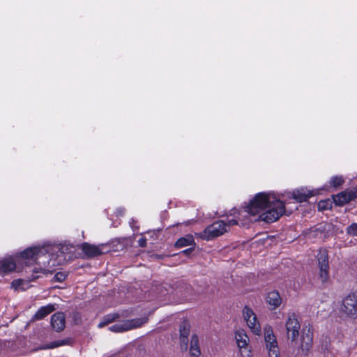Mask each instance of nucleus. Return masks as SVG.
Segmentation results:
<instances>
[{
    "mask_svg": "<svg viewBox=\"0 0 357 357\" xmlns=\"http://www.w3.org/2000/svg\"><path fill=\"white\" fill-rule=\"evenodd\" d=\"M285 212V202L272 191L257 193L241 208H232L225 220L213 222L199 236L206 241L228 231L232 226H247L253 221L271 223L277 221Z\"/></svg>",
    "mask_w": 357,
    "mask_h": 357,
    "instance_id": "1",
    "label": "nucleus"
},
{
    "mask_svg": "<svg viewBox=\"0 0 357 357\" xmlns=\"http://www.w3.org/2000/svg\"><path fill=\"white\" fill-rule=\"evenodd\" d=\"M139 245L141 247H145L146 245V239L145 238H141L138 241Z\"/></svg>",
    "mask_w": 357,
    "mask_h": 357,
    "instance_id": "26",
    "label": "nucleus"
},
{
    "mask_svg": "<svg viewBox=\"0 0 357 357\" xmlns=\"http://www.w3.org/2000/svg\"><path fill=\"white\" fill-rule=\"evenodd\" d=\"M190 357H200L201 351L199 344V339L196 335L191 337L190 345Z\"/></svg>",
    "mask_w": 357,
    "mask_h": 357,
    "instance_id": "15",
    "label": "nucleus"
},
{
    "mask_svg": "<svg viewBox=\"0 0 357 357\" xmlns=\"http://www.w3.org/2000/svg\"><path fill=\"white\" fill-rule=\"evenodd\" d=\"M264 341L268 357H280V349L275 335L270 326L264 327Z\"/></svg>",
    "mask_w": 357,
    "mask_h": 357,
    "instance_id": "5",
    "label": "nucleus"
},
{
    "mask_svg": "<svg viewBox=\"0 0 357 357\" xmlns=\"http://www.w3.org/2000/svg\"><path fill=\"white\" fill-rule=\"evenodd\" d=\"M234 337L240 357H252V348L250 344V338L245 330L243 328L235 330Z\"/></svg>",
    "mask_w": 357,
    "mask_h": 357,
    "instance_id": "4",
    "label": "nucleus"
},
{
    "mask_svg": "<svg viewBox=\"0 0 357 357\" xmlns=\"http://www.w3.org/2000/svg\"><path fill=\"white\" fill-rule=\"evenodd\" d=\"M147 321V319L137 318L132 320H126L121 323H116L109 327V330L113 332L120 333L127 331L134 328L140 327L142 324Z\"/></svg>",
    "mask_w": 357,
    "mask_h": 357,
    "instance_id": "7",
    "label": "nucleus"
},
{
    "mask_svg": "<svg viewBox=\"0 0 357 357\" xmlns=\"http://www.w3.org/2000/svg\"><path fill=\"white\" fill-rule=\"evenodd\" d=\"M29 282L22 279L14 280L11 283V287L17 291H25L29 289Z\"/></svg>",
    "mask_w": 357,
    "mask_h": 357,
    "instance_id": "17",
    "label": "nucleus"
},
{
    "mask_svg": "<svg viewBox=\"0 0 357 357\" xmlns=\"http://www.w3.org/2000/svg\"><path fill=\"white\" fill-rule=\"evenodd\" d=\"M124 214V210L123 209H119L117 210V215H123Z\"/></svg>",
    "mask_w": 357,
    "mask_h": 357,
    "instance_id": "27",
    "label": "nucleus"
},
{
    "mask_svg": "<svg viewBox=\"0 0 357 357\" xmlns=\"http://www.w3.org/2000/svg\"><path fill=\"white\" fill-rule=\"evenodd\" d=\"M317 194H319L318 189L309 190L307 188H301L294 190L291 193V196H288V197L289 199H294L296 202H303L307 201L308 198L315 196Z\"/></svg>",
    "mask_w": 357,
    "mask_h": 357,
    "instance_id": "10",
    "label": "nucleus"
},
{
    "mask_svg": "<svg viewBox=\"0 0 357 357\" xmlns=\"http://www.w3.org/2000/svg\"><path fill=\"white\" fill-rule=\"evenodd\" d=\"M332 207V202L331 199L321 200L318 203V208L319 210H327Z\"/></svg>",
    "mask_w": 357,
    "mask_h": 357,
    "instance_id": "21",
    "label": "nucleus"
},
{
    "mask_svg": "<svg viewBox=\"0 0 357 357\" xmlns=\"http://www.w3.org/2000/svg\"><path fill=\"white\" fill-rule=\"evenodd\" d=\"M342 310L351 318H357V291L348 295L342 302Z\"/></svg>",
    "mask_w": 357,
    "mask_h": 357,
    "instance_id": "8",
    "label": "nucleus"
},
{
    "mask_svg": "<svg viewBox=\"0 0 357 357\" xmlns=\"http://www.w3.org/2000/svg\"><path fill=\"white\" fill-rule=\"evenodd\" d=\"M319 268V277L323 282H326L329 278L328 252L326 249H320L317 255Z\"/></svg>",
    "mask_w": 357,
    "mask_h": 357,
    "instance_id": "9",
    "label": "nucleus"
},
{
    "mask_svg": "<svg viewBox=\"0 0 357 357\" xmlns=\"http://www.w3.org/2000/svg\"><path fill=\"white\" fill-rule=\"evenodd\" d=\"M344 182V179L342 176H335L331 178L330 185L334 188H337L341 185Z\"/></svg>",
    "mask_w": 357,
    "mask_h": 357,
    "instance_id": "20",
    "label": "nucleus"
},
{
    "mask_svg": "<svg viewBox=\"0 0 357 357\" xmlns=\"http://www.w3.org/2000/svg\"><path fill=\"white\" fill-rule=\"evenodd\" d=\"M114 319V316H108L106 318V321H101V322H100L98 324V327L99 328H102V327L105 326L107 324L112 321Z\"/></svg>",
    "mask_w": 357,
    "mask_h": 357,
    "instance_id": "25",
    "label": "nucleus"
},
{
    "mask_svg": "<svg viewBox=\"0 0 357 357\" xmlns=\"http://www.w3.org/2000/svg\"><path fill=\"white\" fill-rule=\"evenodd\" d=\"M348 234L357 236V223H354L347 228Z\"/></svg>",
    "mask_w": 357,
    "mask_h": 357,
    "instance_id": "22",
    "label": "nucleus"
},
{
    "mask_svg": "<svg viewBox=\"0 0 357 357\" xmlns=\"http://www.w3.org/2000/svg\"><path fill=\"white\" fill-rule=\"evenodd\" d=\"M190 251H191L190 249H186V250H183L182 252L183 254L188 255Z\"/></svg>",
    "mask_w": 357,
    "mask_h": 357,
    "instance_id": "28",
    "label": "nucleus"
},
{
    "mask_svg": "<svg viewBox=\"0 0 357 357\" xmlns=\"http://www.w3.org/2000/svg\"><path fill=\"white\" fill-rule=\"evenodd\" d=\"M66 273H62V272H58L55 274L54 279L55 281L62 282L66 279Z\"/></svg>",
    "mask_w": 357,
    "mask_h": 357,
    "instance_id": "24",
    "label": "nucleus"
},
{
    "mask_svg": "<svg viewBox=\"0 0 357 357\" xmlns=\"http://www.w3.org/2000/svg\"><path fill=\"white\" fill-rule=\"evenodd\" d=\"M65 344L64 341H55L50 344L49 345L44 347V349H53Z\"/></svg>",
    "mask_w": 357,
    "mask_h": 357,
    "instance_id": "23",
    "label": "nucleus"
},
{
    "mask_svg": "<svg viewBox=\"0 0 357 357\" xmlns=\"http://www.w3.org/2000/svg\"><path fill=\"white\" fill-rule=\"evenodd\" d=\"M55 310L54 305L49 304L46 306L41 307L36 313L35 317L36 319H40L48 315L50 313Z\"/></svg>",
    "mask_w": 357,
    "mask_h": 357,
    "instance_id": "18",
    "label": "nucleus"
},
{
    "mask_svg": "<svg viewBox=\"0 0 357 357\" xmlns=\"http://www.w3.org/2000/svg\"><path fill=\"white\" fill-rule=\"evenodd\" d=\"M266 302L271 310H275L281 305L282 298L278 291H271L266 295Z\"/></svg>",
    "mask_w": 357,
    "mask_h": 357,
    "instance_id": "13",
    "label": "nucleus"
},
{
    "mask_svg": "<svg viewBox=\"0 0 357 357\" xmlns=\"http://www.w3.org/2000/svg\"><path fill=\"white\" fill-rule=\"evenodd\" d=\"M243 317L246 323V326L250 329V332L255 335H261V327L260 322L254 312V311L245 306L243 310Z\"/></svg>",
    "mask_w": 357,
    "mask_h": 357,
    "instance_id": "6",
    "label": "nucleus"
},
{
    "mask_svg": "<svg viewBox=\"0 0 357 357\" xmlns=\"http://www.w3.org/2000/svg\"><path fill=\"white\" fill-rule=\"evenodd\" d=\"M287 335L289 340H291L294 347H297L303 352H307L312 346V333L310 330L303 333L300 340L298 337L301 329V324L294 313L290 314L285 323Z\"/></svg>",
    "mask_w": 357,
    "mask_h": 357,
    "instance_id": "3",
    "label": "nucleus"
},
{
    "mask_svg": "<svg viewBox=\"0 0 357 357\" xmlns=\"http://www.w3.org/2000/svg\"><path fill=\"white\" fill-rule=\"evenodd\" d=\"M51 324L57 331H61L65 327V316L62 312H57L52 315Z\"/></svg>",
    "mask_w": 357,
    "mask_h": 357,
    "instance_id": "14",
    "label": "nucleus"
},
{
    "mask_svg": "<svg viewBox=\"0 0 357 357\" xmlns=\"http://www.w3.org/2000/svg\"><path fill=\"white\" fill-rule=\"evenodd\" d=\"M190 330V325L188 321L186 320L182 321L179 328L180 346L182 350H187Z\"/></svg>",
    "mask_w": 357,
    "mask_h": 357,
    "instance_id": "12",
    "label": "nucleus"
},
{
    "mask_svg": "<svg viewBox=\"0 0 357 357\" xmlns=\"http://www.w3.org/2000/svg\"><path fill=\"white\" fill-rule=\"evenodd\" d=\"M357 197V187L351 190H347L333 197L334 203L338 206H342Z\"/></svg>",
    "mask_w": 357,
    "mask_h": 357,
    "instance_id": "11",
    "label": "nucleus"
},
{
    "mask_svg": "<svg viewBox=\"0 0 357 357\" xmlns=\"http://www.w3.org/2000/svg\"><path fill=\"white\" fill-rule=\"evenodd\" d=\"M82 250L89 257H95L101 254L98 247L88 243L82 244Z\"/></svg>",
    "mask_w": 357,
    "mask_h": 357,
    "instance_id": "16",
    "label": "nucleus"
},
{
    "mask_svg": "<svg viewBox=\"0 0 357 357\" xmlns=\"http://www.w3.org/2000/svg\"><path fill=\"white\" fill-rule=\"evenodd\" d=\"M48 246L30 247L14 256H8L0 260V274L6 275L13 271L21 272L24 266H29L36 264L38 266L33 268L31 280H36L42 275H47L52 272V267L55 266L48 255Z\"/></svg>",
    "mask_w": 357,
    "mask_h": 357,
    "instance_id": "2",
    "label": "nucleus"
},
{
    "mask_svg": "<svg viewBox=\"0 0 357 357\" xmlns=\"http://www.w3.org/2000/svg\"><path fill=\"white\" fill-rule=\"evenodd\" d=\"M194 243V238L192 235H187L184 237L180 238L176 242L175 245L177 248H183Z\"/></svg>",
    "mask_w": 357,
    "mask_h": 357,
    "instance_id": "19",
    "label": "nucleus"
}]
</instances>
